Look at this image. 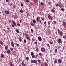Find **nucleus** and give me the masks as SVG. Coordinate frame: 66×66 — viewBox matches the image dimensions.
<instances>
[{
	"label": "nucleus",
	"mask_w": 66,
	"mask_h": 66,
	"mask_svg": "<svg viewBox=\"0 0 66 66\" xmlns=\"http://www.w3.org/2000/svg\"><path fill=\"white\" fill-rule=\"evenodd\" d=\"M59 59L58 60V63H59V64H60V63H61V62H61V59H60V58H59Z\"/></svg>",
	"instance_id": "9d476101"
},
{
	"label": "nucleus",
	"mask_w": 66,
	"mask_h": 66,
	"mask_svg": "<svg viewBox=\"0 0 66 66\" xmlns=\"http://www.w3.org/2000/svg\"><path fill=\"white\" fill-rule=\"evenodd\" d=\"M63 26L65 27L66 26V23L65 22H63Z\"/></svg>",
	"instance_id": "1a4fd4ad"
},
{
	"label": "nucleus",
	"mask_w": 66,
	"mask_h": 66,
	"mask_svg": "<svg viewBox=\"0 0 66 66\" xmlns=\"http://www.w3.org/2000/svg\"><path fill=\"white\" fill-rule=\"evenodd\" d=\"M20 12L21 13H23V11L22 10H20Z\"/></svg>",
	"instance_id": "aec40b11"
},
{
	"label": "nucleus",
	"mask_w": 66,
	"mask_h": 66,
	"mask_svg": "<svg viewBox=\"0 0 66 66\" xmlns=\"http://www.w3.org/2000/svg\"><path fill=\"white\" fill-rule=\"evenodd\" d=\"M27 16H29V13H27Z\"/></svg>",
	"instance_id": "338daca9"
},
{
	"label": "nucleus",
	"mask_w": 66,
	"mask_h": 66,
	"mask_svg": "<svg viewBox=\"0 0 66 66\" xmlns=\"http://www.w3.org/2000/svg\"><path fill=\"white\" fill-rule=\"evenodd\" d=\"M20 23H21L22 22V20H20Z\"/></svg>",
	"instance_id": "c03bdc74"
},
{
	"label": "nucleus",
	"mask_w": 66,
	"mask_h": 66,
	"mask_svg": "<svg viewBox=\"0 0 66 66\" xmlns=\"http://www.w3.org/2000/svg\"><path fill=\"white\" fill-rule=\"evenodd\" d=\"M10 50H11V51L13 50V49H12V48H10Z\"/></svg>",
	"instance_id": "0e129e2a"
},
{
	"label": "nucleus",
	"mask_w": 66,
	"mask_h": 66,
	"mask_svg": "<svg viewBox=\"0 0 66 66\" xmlns=\"http://www.w3.org/2000/svg\"><path fill=\"white\" fill-rule=\"evenodd\" d=\"M9 23H12V21L11 20H9Z\"/></svg>",
	"instance_id": "09e8293b"
},
{
	"label": "nucleus",
	"mask_w": 66,
	"mask_h": 66,
	"mask_svg": "<svg viewBox=\"0 0 66 66\" xmlns=\"http://www.w3.org/2000/svg\"><path fill=\"white\" fill-rule=\"evenodd\" d=\"M7 52L8 53H11V51L10 50H8L7 51Z\"/></svg>",
	"instance_id": "ddd939ff"
},
{
	"label": "nucleus",
	"mask_w": 66,
	"mask_h": 66,
	"mask_svg": "<svg viewBox=\"0 0 66 66\" xmlns=\"http://www.w3.org/2000/svg\"><path fill=\"white\" fill-rule=\"evenodd\" d=\"M38 39L39 42H41L42 40V38L40 37H38Z\"/></svg>",
	"instance_id": "6e6552de"
},
{
	"label": "nucleus",
	"mask_w": 66,
	"mask_h": 66,
	"mask_svg": "<svg viewBox=\"0 0 66 66\" xmlns=\"http://www.w3.org/2000/svg\"><path fill=\"white\" fill-rule=\"evenodd\" d=\"M19 40L20 42H21V41H22V39L21 38L19 39Z\"/></svg>",
	"instance_id": "2f4dec72"
},
{
	"label": "nucleus",
	"mask_w": 66,
	"mask_h": 66,
	"mask_svg": "<svg viewBox=\"0 0 66 66\" xmlns=\"http://www.w3.org/2000/svg\"><path fill=\"white\" fill-rule=\"evenodd\" d=\"M35 44L36 45H37V42H35Z\"/></svg>",
	"instance_id": "a18cd8bd"
},
{
	"label": "nucleus",
	"mask_w": 66,
	"mask_h": 66,
	"mask_svg": "<svg viewBox=\"0 0 66 66\" xmlns=\"http://www.w3.org/2000/svg\"><path fill=\"white\" fill-rule=\"evenodd\" d=\"M58 33L60 35V36H62L63 35V32L62 31L60 30H58Z\"/></svg>",
	"instance_id": "f03ea898"
},
{
	"label": "nucleus",
	"mask_w": 66,
	"mask_h": 66,
	"mask_svg": "<svg viewBox=\"0 0 66 66\" xmlns=\"http://www.w3.org/2000/svg\"><path fill=\"white\" fill-rule=\"evenodd\" d=\"M21 6H23V4H21Z\"/></svg>",
	"instance_id": "ea45409f"
},
{
	"label": "nucleus",
	"mask_w": 66,
	"mask_h": 66,
	"mask_svg": "<svg viewBox=\"0 0 66 66\" xmlns=\"http://www.w3.org/2000/svg\"><path fill=\"white\" fill-rule=\"evenodd\" d=\"M8 1H9V0H6V1L7 2H8Z\"/></svg>",
	"instance_id": "69168bd1"
},
{
	"label": "nucleus",
	"mask_w": 66,
	"mask_h": 66,
	"mask_svg": "<svg viewBox=\"0 0 66 66\" xmlns=\"http://www.w3.org/2000/svg\"><path fill=\"white\" fill-rule=\"evenodd\" d=\"M35 2V3H37L38 2L37 0H35L34 1Z\"/></svg>",
	"instance_id": "7c9ffc66"
},
{
	"label": "nucleus",
	"mask_w": 66,
	"mask_h": 66,
	"mask_svg": "<svg viewBox=\"0 0 66 66\" xmlns=\"http://www.w3.org/2000/svg\"><path fill=\"white\" fill-rule=\"evenodd\" d=\"M13 9H15L16 7L15 6H13Z\"/></svg>",
	"instance_id": "79ce46f5"
},
{
	"label": "nucleus",
	"mask_w": 66,
	"mask_h": 66,
	"mask_svg": "<svg viewBox=\"0 0 66 66\" xmlns=\"http://www.w3.org/2000/svg\"><path fill=\"white\" fill-rule=\"evenodd\" d=\"M26 59L27 60H29V57H27L26 58Z\"/></svg>",
	"instance_id": "c756f323"
},
{
	"label": "nucleus",
	"mask_w": 66,
	"mask_h": 66,
	"mask_svg": "<svg viewBox=\"0 0 66 66\" xmlns=\"http://www.w3.org/2000/svg\"><path fill=\"white\" fill-rule=\"evenodd\" d=\"M36 21H37L38 22H39V18H38V17H37L36 18Z\"/></svg>",
	"instance_id": "4468645a"
},
{
	"label": "nucleus",
	"mask_w": 66,
	"mask_h": 66,
	"mask_svg": "<svg viewBox=\"0 0 66 66\" xmlns=\"http://www.w3.org/2000/svg\"><path fill=\"white\" fill-rule=\"evenodd\" d=\"M36 51H39V50H38V48H37L36 49Z\"/></svg>",
	"instance_id": "864d4df0"
},
{
	"label": "nucleus",
	"mask_w": 66,
	"mask_h": 66,
	"mask_svg": "<svg viewBox=\"0 0 66 66\" xmlns=\"http://www.w3.org/2000/svg\"><path fill=\"white\" fill-rule=\"evenodd\" d=\"M48 18L49 19H50L51 18V16L50 15H48Z\"/></svg>",
	"instance_id": "4be33fe9"
},
{
	"label": "nucleus",
	"mask_w": 66,
	"mask_h": 66,
	"mask_svg": "<svg viewBox=\"0 0 66 66\" xmlns=\"http://www.w3.org/2000/svg\"><path fill=\"white\" fill-rule=\"evenodd\" d=\"M45 66H48V64H47V63L46 62H45Z\"/></svg>",
	"instance_id": "5701e85b"
},
{
	"label": "nucleus",
	"mask_w": 66,
	"mask_h": 66,
	"mask_svg": "<svg viewBox=\"0 0 66 66\" xmlns=\"http://www.w3.org/2000/svg\"><path fill=\"white\" fill-rule=\"evenodd\" d=\"M39 55H40V56H41V55H42V53H39Z\"/></svg>",
	"instance_id": "6e6d98bb"
},
{
	"label": "nucleus",
	"mask_w": 66,
	"mask_h": 66,
	"mask_svg": "<svg viewBox=\"0 0 66 66\" xmlns=\"http://www.w3.org/2000/svg\"><path fill=\"white\" fill-rule=\"evenodd\" d=\"M11 66H14V65H12V64L11 63Z\"/></svg>",
	"instance_id": "052dcab7"
},
{
	"label": "nucleus",
	"mask_w": 66,
	"mask_h": 66,
	"mask_svg": "<svg viewBox=\"0 0 66 66\" xmlns=\"http://www.w3.org/2000/svg\"><path fill=\"white\" fill-rule=\"evenodd\" d=\"M39 22L40 23H42V21L41 20H40L39 21Z\"/></svg>",
	"instance_id": "13d9d810"
},
{
	"label": "nucleus",
	"mask_w": 66,
	"mask_h": 66,
	"mask_svg": "<svg viewBox=\"0 0 66 66\" xmlns=\"http://www.w3.org/2000/svg\"><path fill=\"white\" fill-rule=\"evenodd\" d=\"M59 5L60 8H62V4H61L59 3Z\"/></svg>",
	"instance_id": "9b49d317"
},
{
	"label": "nucleus",
	"mask_w": 66,
	"mask_h": 66,
	"mask_svg": "<svg viewBox=\"0 0 66 66\" xmlns=\"http://www.w3.org/2000/svg\"><path fill=\"white\" fill-rule=\"evenodd\" d=\"M9 5L11 6H12V4H9Z\"/></svg>",
	"instance_id": "3c124183"
},
{
	"label": "nucleus",
	"mask_w": 66,
	"mask_h": 66,
	"mask_svg": "<svg viewBox=\"0 0 66 66\" xmlns=\"http://www.w3.org/2000/svg\"><path fill=\"white\" fill-rule=\"evenodd\" d=\"M17 26H18V27H20V24H19V23H18L17 24Z\"/></svg>",
	"instance_id": "a878e982"
},
{
	"label": "nucleus",
	"mask_w": 66,
	"mask_h": 66,
	"mask_svg": "<svg viewBox=\"0 0 66 66\" xmlns=\"http://www.w3.org/2000/svg\"><path fill=\"white\" fill-rule=\"evenodd\" d=\"M32 58H34L35 57V56H34V55H32Z\"/></svg>",
	"instance_id": "e433bc0d"
},
{
	"label": "nucleus",
	"mask_w": 66,
	"mask_h": 66,
	"mask_svg": "<svg viewBox=\"0 0 66 66\" xmlns=\"http://www.w3.org/2000/svg\"><path fill=\"white\" fill-rule=\"evenodd\" d=\"M47 46L48 47H50V45H49V44H47Z\"/></svg>",
	"instance_id": "c85d7f7f"
},
{
	"label": "nucleus",
	"mask_w": 66,
	"mask_h": 66,
	"mask_svg": "<svg viewBox=\"0 0 66 66\" xmlns=\"http://www.w3.org/2000/svg\"><path fill=\"white\" fill-rule=\"evenodd\" d=\"M17 17L16 16H15L14 17V19H17Z\"/></svg>",
	"instance_id": "603ef678"
},
{
	"label": "nucleus",
	"mask_w": 66,
	"mask_h": 66,
	"mask_svg": "<svg viewBox=\"0 0 66 66\" xmlns=\"http://www.w3.org/2000/svg\"><path fill=\"white\" fill-rule=\"evenodd\" d=\"M26 37H29V36L28 34H27L26 36Z\"/></svg>",
	"instance_id": "4c0bfd02"
},
{
	"label": "nucleus",
	"mask_w": 66,
	"mask_h": 66,
	"mask_svg": "<svg viewBox=\"0 0 66 66\" xmlns=\"http://www.w3.org/2000/svg\"><path fill=\"white\" fill-rule=\"evenodd\" d=\"M26 2H29V0H26Z\"/></svg>",
	"instance_id": "49530a36"
},
{
	"label": "nucleus",
	"mask_w": 66,
	"mask_h": 66,
	"mask_svg": "<svg viewBox=\"0 0 66 66\" xmlns=\"http://www.w3.org/2000/svg\"><path fill=\"white\" fill-rule=\"evenodd\" d=\"M5 49L6 50H7V47L6 46V47H5Z\"/></svg>",
	"instance_id": "8fccbe9b"
},
{
	"label": "nucleus",
	"mask_w": 66,
	"mask_h": 66,
	"mask_svg": "<svg viewBox=\"0 0 66 66\" xmlns=\"http://www.w3.org/2000/svg\"><path fill=\"white\" fill-rule=\"evenodd\" d=\"M57 62V60H54V63H56Z\"/></svg>",
	"instance_id": "bb28decb"
},
{
	"label": "nucleus",
	"mask_w": 66,
	"mask_h": 66,
	"mask_svg": "<svg viewBox=\"0 0 66 66\" xmlns=\"http://www.w3.org/2000/svg\"><path fill=\"white\" fill-rule=\"evenodd\" d=\"M23 65H24V66H26V64H23Z\"/></svg>",
	"instance_id": "774afa93"
},
{
	"label": "nucleus",
	"mask_w": 66,
	"mask_h": 66,
	"mask_svg": "<svg viewBox=\"0 0 66 66\" xmlns=\"http://www.w3.org/2000/svg\"><path fill=\"white\" fill-rule=\"evenodd\" d=\"M12 27H14V24H12Z\"/></svg>",
	"instance_id": "e2e57ef3"
},
{
	"label": "nucleus",
	"mask_w": 66,
	"mask_h": 66,
	"mask_svg": "<svg viewBox=\"0 0 66 66\" xmlns=\"http://www.w3.org/2000/svg\"><path fill=\"white\" fill-rule=\"evenodd\" d=\"M59 6V4H56V7H58V6Z\"/></svg>",
	"instance_id": "a19ab883"
},
{
	"label": "nucleus",
	"mask_w": 66,
	"mask_h": 66,
	"mask_svg": "<svg viewBox=\"0 0 66 66\" xmlns=\"http://www.w3.org/2000/svg\"><path fill=\"white\" fill-rule=\"evenodd\" d=\"M55 8L54 7L52 10H51V11L52 13H54V12H55Z\"/></svg>",
	"instance_id": "20e7f679"
},
{
	"label": "nucleus",
	"mask_w": 66,
	"mask_h": 66,
	"mask_svg": "<svg viewBox=\"0 0 66 66\" xmlns=\"http://www.w3.org/2000/svg\"><path fill=\"white\" fill-rule=\"evenodd\" d=\"M23 64H24V61H23L22 62L21 64L22 65H23Z\"/></svg>",
	"instance_id": "473e14b6"
},
{
	"label": "nucleus",
	"mask_w": 66,
	"mask_h": 66,
	"mask_svg": "<svg viewBox=\"0 0 66 66\" xmlns=\"http://www.w3.org/2000/svg\"><path fill=\"white\" fill-rule=\"evenodd\" d=\"M5 14H8V15L10 14V12L9 10H8V11H7L6 10H5Z\"/></svg>",
	"instance_id": "423d86ee"
},
{
	"label": "nucleus",
	"mask_w": 66,
	"mask_h": 66,
	"mask_svg": "<svg viewBox=\"0 0 66 66\" xmlns=\"http://www.w3.org/2000/svg\"><path fill=\"white\" fill-rule=\"evenodd\" d=\"M17 47H19V45L18 44H17L16 45Z\"/></svg>",
	"instance_id": "c9c22d12"
},
{
	"label": "nucleus",
	"mask_w": 66,
	"mask_h": 66,
	"mask_svg": "<svg viewBox=\"0 0 66 66\" xmlns=\"http://www.w3.org/2000/svg\"><path fill=\"white\" fill-rule=\"evenodd\" d=\"M57 42L58 43H61L62 42L61 39L59 38V39L57 40Z\"/></svg>",
	"instance_id": "0eeeda50"
},
{
	"label": "nucleus",
	"mask_w": 66,
	"mask_h": 66,
	"mask_svg": "<svg viewBox=\"0 0 66 66\" xmlns=\"http://www.w3.org/2000/svg\"><path fill=\"white\" fill-rule=\"evenodd\" d=\"M2 58H4V55L3 54H2L1 55Z\"/></svg>",
	"instance_id": "dca6fc26"
},
{
	"label": "nucleus",
	"mask_w": 66,
	"mask_h": 66,
	"mask_svg": "<svg viewBox=\"0 0 66 66\" xmlns=\"http://www.w3.org/2000/svg\"><path fill=\"white\" fill-rule=\"evenodd\" d=\"M41 50L42 52H45L46 50V49L45 48L42 47L41 48Z\"/></svg>",
	"instance_id": "39448f33"
},
{
	"label": "nucleus",
	"mask_w": 66,
	"mask_h": 66,
	"mask_svg": "<svg viewBox=\"0 0 66 66\" xmlns=\"http://www.w3.org/2000/svg\"><path fill=\"white\" fill-rule=\"evenodd\" d=\"M31 32H32V33H33L34 32V30H33V29H31Z\"/></svg>",
	"instance_id": "b1692460"
},
{
	"label": "nucleus",
	"mask_w": 66,
	"mask_h": 66,
	"mask_svg": "<svg viewBox=\"0 0 66 66\" xmlns=\"http://www.w3.org/2000/svg\"><path fill=\"white\" fill-rule=\"evenodd\" d=\"M26 39H24V43H26Z\"/></svg>",
	"instance_id": "5fc2aeb1"
},
{
	"label": "nucleus",
	"mask_w": 66,
	"mask_h": 66,
	"mask_svg": "<svg viewBox=\"0 0 66 66\" xmlns=\"http://www.w3.org/2000/svg\"><path fill=\"white\" fill-rule=\"evenodd\" d=\"M13 24L15 26L16 25V22H15V21H13Z\"/></svg>",
	"instance_id": "2eb2a0df"
},
{
	"label": "nucleus",
	"mask_w": 66,
	"mask_h": 66,
	"mask_svg": "<svg viewBox=\"0 0 66 66\" xmlns=\"http://www.w3.org/2000/svg\"><path fill=\"white\" fill-rule=\"evenodd\" d=\"M61 10L62 11H63V12H64V10L63 8H61Z\"/></svg>",
	"instance_id": "f704fd0d"
},
{
	"label": "nucleus",
	"mask_w": 66,
	"mask_h": 66,
	"mask_svg": "<svg viewBox=\"0 0 66 66\" xmlns=\"http://www.w3.org/2000/svg\"><path fill=\"white\" fill-rule=\"evenodd\" d=\"M32 22L33 23H31V25L32 27H34V26H35V23L36 22V21L35 19L33 20Z\"/></svg>",
	"instance_id": "f257e3e1"
},
{
	"label": "nucleus",
	"mask_w": 66,
	"mask_h": 66,
	"mask_svg": "<svg viewBox=\"0 0 66 66\" xmlns=\"http://www.w3.org/2000/svg\"><path fill=\"white\" fill-rule=\"evenodd\" d=\"M54 52H55V53H57V50L56 49H55Z\"/></svg>",
	"instance_id": "f3484780"
},
{
	"label": "nucleus",
	"mask_w": 66,
	"mask_h": 66,
	"mask_svg": "<svg viewBox=\"0 0 66 66\" xmlns=\"http://www.w3.org/2000/svg\"><path fill=\"white\" fill-rule=\"evenodd\" d=\"M41 19L42 20H43V21H44V20H45V19H44V18L41 17Z\"/></svg>",
	"instance_id": "cd10ccee"
},
{
	"label": "nucleus",
	"mask_w": 66,
	"mask_h": 66,
	"mask_svg": "<svg viewBox=\"0 0 66 66\" xmlns=\"http://www.w3.org/2000/svg\"><path fill=\"white\" fill-rule=\"evenodd\" d=\"M41 5H44V3H43V2H41V3H40Z\"/></svg>",
	"instance_id": "72a5a7b5"
},
{
	"label": "nucleus",
	"mask_w": 66,
	"mask_h": 66,
	"mask_svg": "<svg viewBox=\"0 0 66 66\" xmlns=\"http://www.w3.org/2000/svg\"><path fill=\"white\" fill-rule=\"evenodd\" d=\"M48 22V24H50V21H49Z\"/></svg>",
	"instance_id": "4d7b16f0"
},
{
	"label": "nucleus",
	"mask_w": 66,
	"mask_h": 66,
	"mask_svg": "<svg viewBox=\"0 0 66 66\" xmlns=\"http://www.w3.org/2000/svg\"><path fill=\"white\" fill-rule=\"evenodd\" d=\"M46 23L47 22H46V21H45L44 22V24H46Z\"/></svg>",
	"instance_id": "58836bf2"
},
{
	"label": "nucleus",
	"mask_w": 66,
	"mask_h": 66,
	"mask_svg": "<svg viewBox=\"0 0 66 66\" xmlns=\"http://www.w3.org/2000/svg\"><path fill=\"white\" fill-rule=\"evenodd\" d=\"M50 44H51V45H52V44H53V42H50Z\"/></svg>",
	"instance_id": "de8ad7c7"
},
{
	"label": "nucleus",
	"mask_w": 66,
	"mask_h": 66,
	"mask_svg": "<svg viewBox=\"0 0 66 66\" xmlns=\"http://www.w3.org/2000/svg\"><path fill=\"white\" fill-rule=\"evenodd\" d=\"M31 63H35V64H36L37 63V61L36 60H32L31 61Z\"/></svg>",
	"instance_id": "7ed1b4c3"
},
{
	"label": "nucleus",
	"mask_w": 66,
	"mask_h": 66,
	"mask_svg": "<svg viewBox=\"0 0 66 66\" xmlns=\"http://www.w3.org/2000/svg\"><path fill=\"white\" fill-rule=\"evenodd\" d=\"M63 38H64V39H65V38H66V35H65V36H64V35L63 36Z\"/></svg>",
	"instance_id": "a211bd4d"
},
{
	"label": "nucleus",
	"mask_w": 66,
	"mask_h": 66,
	"mask_svg": "<svg viewBox=\"0 0 66 66\" xmlns=\"http://www.w3.org/2000/svg\"><path fill=\"white\" fill-rule=\"evenodd\" d=\"M56 23V21H54V23Z\"/></svg>",
	"instance_id": "680f3d73"
},
{
	"label": "nucleus",
	"mask_w": 66,
	"mask_h": 66,
	"mask_svg": "<svg viewBox=\"0 0 66 66\" xmlns=\"http://www.w3.org/2000/svg\"><path fill=\"white\" fill-rule=\"evenodd\" d=\"M31 55H34V53L33 52H31Z\"/></svg>",
	"instance_id": "412c9836"
},
{
	"label": "nucleus",
	"mask_w": 66,
	"mask_h": 66,
	"mask_svg": "<svg viewBox=\"0 0 66 66\" xmlns=\"http://www.w3.org/2000/svg\"><path fill=\"white\" fill-rule=\"evenodd\" d=\"M0 43L1 45H2V46H3V42H1Z\"/></svg>",
	"instance_id": "6ab92c4d"
},
{
	"label": "nucleus",
	"mask_w": 66,
	"mask_h": 66,
	"mask_svg": "<svg viewBox=\"0 0 66 66\" xmlns=\"http://www.w3.org/2000/svg\"><path fill=\"white\" fill-rule=\"evenodd\" d=\"M27 39H28V40H29V37H27Z\"/></svg>",
	"instance_id": "bf43d9fd"
},
{
	"label": "nucleus",
	"mask_w": 66,
	"mask_h": 66,
	"mask_svg": "<svg viewBox=\"0 0 66 66\" xmlns=\"http://www.w3.org/2000/svg\"><path fill=\"white\" fill-rule=\"evenodd\" d=\"M11 45L13 47H14V44L13 43H11Z\"/></svg>",
	"instance_id": "393cba45"
},
{
	"label": "nucleus",
	"mask_w": 66,
	"mask_h": 66,
	"mask_svg": "<svg viewBox=\"0 0 66 66\" xmlns=\"http://www.w3.org/2000/svg\"><path fill=\"white\" fill-rule=\"evenodd\" d=\"M15 31L16 32H17V33H19V31L18 30V29H16Z\"/></svg>",
	"instance_id": "f8f14e48"
},
{
	"label": "nucleus",
	"mask_w": 66,
	"mask_h": 66,
	"mask_svg": "<svg viewBox=\"0 0 66 66\" xmlns=\"http://www.w3.org/2000/svg\"><path fill=\"white\" fill-rule=\"evenodd\" d=\"M38 62L39 63H40V62H41V61H40V60H38Z\"/></svg>",
	"instance_id": "37998d69"
}]
</instances>
